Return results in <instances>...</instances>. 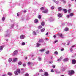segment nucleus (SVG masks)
<instances>
[{"instance_id": "obj_1", "label": "nucleus", "mask_w": 76, "mask_h": 76, "mask_svg": "<svg viewBox=\"0 0 76 76\" xmlns=\"http://www.w3.org/2000/svg\"><path fill=\"white\" fill-rule=\"evenodd\" d=\"M74 73H75V72L73 70L70 71L68 72V75L69 76H71L72 75H73Z\"/></svg>"}, {"instance_id": "obj_2", "label": "nucleus", "mask_w": 76, "mask_h": 76, "mask_svg": "<svg viewBox=\"0 0 76 76\" xmlns=\"http://www.w3.org/2000/svg\"><path fill=\"white\" fill-rule=\"evenodd\" d=\"M69 60V59L67 58H65L63 60V61L64 62H66V61H68Z\"/></svg>"}, {"instance_id": "obj_3", "label": "nucleus", "mask_w": 76, "mask_h": 76, "mask_svg": "<svg viewBox=\"0 0 76 76\" xmlns=\"http://www.w3.org/2000/svg\"><path fill=\"white\" fill-rule=\"evenodd\" d=\"M72 64H76V60L75 59H73L72 61Z\"/></svg>"}, {"instance_id": "obj_4", "label": "nucleus", "mask_w": 76, "mask_h": 76, "mask_svg": "<svg viewBox=\"0 0 76 76\" xmlns=\"http://www.w3.org/2000/svg\"><path fill=\"white\" fill-rule=\"evenodd\" d=\"M18 51L16 50H15L14 52V55H17V54H18Z\"/></svg>"}, {"instance_id": "obj_5", "label": "nucleus", "mask_w": 76, "mask_h": 76, "mask_svg": "<svg viewBox=\"0 0 76 76\" xmlns=\"http://www.w3.org/2000/svg\"><path fill=\"white\" fill-rule=\"evenodd\" d=\"M25 38V35H22L20 36V39H23Z\"/></svg>"}, {"instance_id": "obj_6", "label": "nucleus", "mask_w": 76, "mask_h": 76, "mask_svg": "<svg viewBox=\"0 0 76 76\" xmlns=\"http://www.w3.org/2000/svg\"><path fill=\"white\" fill-rule=\"evenodd\" d=\"M42 13H46L48 12V10H46L43 11H42Z\"/></svg>"}, {"instance_id": "obj_7", "label": "nucleus", "mask_w": 76, "mask_h": 76, "mask_svg": "<svg viewBox=\"0 0 76 76\" xmlns=\"http://www.w3.org/2000/svg\"><path fill=\"white\" fill-rule=\"evenodd\" d=\"M58 35L59 36H60V37H61V38H64V37H63V34H62L59 33Z\"/></svg>"}, {"instance_id": "obj_8", "label": "nucleus", "mask_w": 76, "mask_h": 76, "mask_svg": "<svg viewBox=\"0 0 76 76\" xmlns=\"http://www.w3.org/2000/svg\"><path fill=\"white\" fill-rule=\"evenodd\" d=\"M36 46L37 47H38L39 46H40L41 45V44L38 43H37L36 44Z\"/></svg>"}, {"instance_id": "obj_9", "label": "nucleus", "mask_w": 76, "mask_h": 76, "mask_svg": "<svg viewBox=\"0 0 76 76\" xmlns=\"http://www.w3.org/2000/svg\"><path fill=\"white\" fill-rule=\"evenodd\" d=\"M53 1L54 2H55L56 4H58L59 3V1H56V0H53Z\"/></svg>"}, {"instance_id": "obj_10", "label": "nucleus", "mask_w": 76, "mask_h": 76, "mask_svg": "<svg viewBox=\"0 0 76 76\" xmlns=\"http://www.w3.org/2000/svg\"><path fill=\"white\" fill-rule=\"evenodd\" d=\"M61 70L62 72H64V71H65V67H64V68H61Z\"/></svg>"}, {"instance_id": "obj_11", "label": "nucleus", "mask_w": 76, "mask_h": 76, "mask_svg": "<svg viewBox=\"0 0 76 76\" xmlns=\"http://www.w3.org/2000/svg\"><path fill=\"white\" fill-rule=\"evenodd\" d=\"M7 75H9V76H12V75H13V73L12 72H9L7 73Z\"/></svg>"}, {"instance_id": "obj_12", "label": "nucleus", "mask_w": 76, "mask_h": 76, "mask_svg": "<svg viewBox=\"0 0 76 76\" xmlns=\"http://www.w3.org/2000/svg\"><path fill=\"white\" fill-rule=\"evenodd\" d=\"M59 17V18H61V17H62V15L60 13H59L57 15Z\"/></svg>"}, {"instance_id": "obj_13", "label": "nucleus", "mask_w": 76, "mask_h": 76, "mask_svg": "<svg viewBox=\"0 0 76 76\" xmlns=\"http://www.w3.org/2000/svg\"><path fill=\"white\" fill-rule=\"evenodd\" d=\"M38 42L39 43H41V42H44V40L42 39H40L39 41Z\"/></svg>"}, {"instance_id": "obj_14", "label": "nucleus", "mask_w": 76, "mask_h": 76, "mask_svg": "<svg viewBox=\"0 0 76 76\" xmlns=\"http://www.w3.org/2000/svg\"><path fill=\"white\" fill-rule=\"evenodd\" d=\"M62 59H63V57H61L60 58L58 59L57 61H61Z\"/></svg>"}, {"instance_id": "obj_15", "label": "nucleus", "mask_w": 76, "mask_h": 76, "mask_svg": "<svg viewBox=\"0 0 76 76\" xmlns=\"http://www.w3.org/2000/svg\"><path fill=\"white\" fill-rule=\"evenodd\" d=\"M54 19L53 18H50V22H52L53 21H54Z\"/></svg>"}, {"instance_id": "obj_16", "label": "nucleus", "mask_w": 76, "mask_h": 76, "mask_svg": "<svg viewBox=\"0 0 76 76\" xmlns=\"http://www.w3.org/2000/svg\"><path fill=\"white\" fill-rule=\"evenodd\" d=\"M17 71L18 73H20V69H17Z\"/></svg>"}, {"instance_id": "obj_17", "label": "nucleus", "mask_w": 76, "mask_h": 76, "mask_svg": "<svg viewBox=\"0 0 76 76\" xmlns=\"http://www.w3.org/2000/svg\"><path fill=\"white\" fill-rule=\"evenodd\" d=\"M3 50V46H0V52Z\"/></svg>"}, {"instance_id": "obj_18", "label": "nucleus", "mask_w": 76, "mask_h": 76, "mask_svg": "<svg viewBox=\"0 0 76 76\" xmlns=\"http://www.w3.org/2000/svg\"><path fill=\"white\" fill-rule=\"evenodd\" d=\"M45 49H40L39 50V51L41 52H43V51H45Z\"/></svg>"}, {"instance_id": "obj_19", "label": "nucleus", "mask_w": 76, "mask_h": 76, "mask_svg": "<svg viewBox=\"0 0 76 76\" xmlns=\"http://www.w3.org/2000/svg\"><path fill=\"white\" fill-rule=\"evenodd\" d=\"M12 61V58H10L8 60V62L9 63H10Z\"/></svg>"}, {"instance_id": "obj_20", "label": "nucleus", "mask_w": 76, "mask_h": 76, "mask_svg": "<svg viewBox=\"0 0 76 76\" xmlns=\"http://www.w3.org/2000/svg\"><path fill=\"white\" fill-rule=\"evenodd\" d=\"M16 61H17V58H15L13 60V62H14V63L16 62Z\"/></svg>"}, {"instance_id": "obj_21", "label": "nucleus", "mask_w": 76, "mask_h": 76, "mask_svg": "<svg viewBox=\"0 0 76 76\" xmlns=\"http://www.w3.org/2000/svg\"><path fill=\"white\" fill-rule=\"evenodd\" d=\"M18 72L16 71H15L14 72V73L15 74V75H18Z\"/></svg>"}, {"instance_id": "obj_22", "label": "nucleus", "mask_w": 76, "mask_h": 76, "mask_svg": "<svg viewBox=\"0 0 76 76\" xmlns=\"http://www.w3.org/2000/svg\"><path fill=\"white\" fill-rule=\"evenodd\" d=\"M44 75L45 76H48V73L47 72H45L44 73Z\"/></svg>"}, {"instance_id": "obj_23", "label": "nucleus", "mask_w": 76, "mask_h": 76, "mask_svg": "<svg viewBox=\"0 0 76 76\" xmlns=\"http://www.w3.org/2000/svg\"><path fill=\"white\" fill-rule=\"evenodd\" d=\"M41 25H42V26H44V25H45V23H44V22H42L41 23Z\"/></svg>"}, {"instance_id": "obj_24", "label": "nucleus", "mask_w": 76, "mask_h": 76, "mask_svg": "<svg viewBox=\"0 0 76 76\" xmlns=\"http://www.w3.org/2000/svg\"><path fill=\"white\" fill-rule=\"evenodd\" d=\"M10 34H6L5 35V37H10Z\"/></svg>"}, {"instance_id": "obj_25", "label": "nucleus", "mask_w": 76, "mask_h": 76, "mask_svg": "<svg viewBox=\"0 0 76 76\" xmlns=\"http://www.w3.org/2000/svg\"><path fill=\"white\" fill-rule=\"evenodd\" d=\"M38 21V20L37 19H36L34 20V22L35 23H37Z\"/></svg>"}, {"instance_id": "obj_26", "label": "nucleus", "mask_w": 76, "mask_h": 76, "mask_svg": "<svg viewBox=\"0 0 76 76\" xmlns=\"http://www.w3.org/2000/svg\"><path fill=\"white\" fill-rule=\"evenodd\" d=\"M45 30V28H43V29H42L41 30V32H44V30Z\"/></svg>"}, {"instance_id": "obj_27", "label": "nucleus", "mask_w": 76, "mask_h": 76, "mask_svg": "<svg viewBox=\"0 0 76 76\" xmlns=\"http://www.w3.org/2000/svg\"><path fill=\"white\" fill-rule=\"evenodd\" d=\"M33 35H37V33H36V32H35L34 31H33Z\"/></svg>"}, {"instance_id": "obj_28", "label": "nucleus", "mask_w": 76, "mask_h": 76, "mask_svg": "<svg viewBox=\"0 0 76 76\" xmlns=\"http://www.w3.org/2000/svg\"><path fill=\"white\" fill-rule=\"evenodd\" d=\"M69 30V28H65V31H68V30Z\"/></svg>"}, {"instance_id": "obj_29", "label": "nucleus", "mask_w": 76, "mask_h": 76, "mask_svg": "<svg viewBox=\"0 0 76 76\" xmlns=\"http://www.w3.org/2000/svg\"><path fill=\"white\" fill-rule=\"evenodd\" d=\"M22 63L21 62H18V65L20 66V65H22Z\"/></svg>"}, {"instance_id": "obj_30", "label": "nucleus", "mask_w": 76, "mask_h": 76, "mask_svg": "<svg viewBox=\"0 0 76 76\" xmlns=\"http://www.w3.org/2000/svg\"><path fill=\"white\" fill-rule=\"evenodd\" d=\"M5 20V17H3L2 18V21H4Z\"/></svg>"}, {"instance_id": "obj_31", "label": "nucleus", "mask_w": 76, "mask_h": 76, "mask_svg": "<svg viewBox=\"0 0 76 76\" xmlns=\"http://www.w3.org/2000/svg\"><path fill=\"white\" fill-rule=\"evenodd\" d=\"M38 60L39 61H41V58L40 57H39L38 58Z\"/></svg>"}, {"instance_id": "obj_32", "label": "nucleus", "mask_w": 76, "mask_h": 76, "mask_svg": "<svg viewBox=\"0 0 76 76\" xmlns=\"http://www.w3.org/2000/svg\"><path fill=\"white\" fill-rule=\"evenodd\" d=\"M61 7H59L58 8V11H61Z\"/></svg>"}, {"instance_id": "obj_33", "label": "nucleus", "mask_w": 76, "mask_h": 76, "mask_svg": "<svg viewBox=\"0 0 76 76\" xmlns=\"http://www.w3.org/2000/svg\"><path fill=\"white\" fill-rule=\"evenodd\" d=\"M54 9V6H53L51 7V9L52 10H53Z\"/></svg>"}, {"instance_id": "obj_34", "label": "nucleus", "mask_w": 76, "mask_h": 76, "mask_svg": "<svg viewBox=\"0 0 76 76\" xmlns=\"http://www.w3.org/2000/svg\"><path fill=\"white\" fill-rule=\"evenodd\" d=\"M28 64L29 65H30V64H32V62H28Z\"/></svg>"}, {"instance_id": "obj_35", "label": "nucleus", "mask_w": 76, "mask_h": 76, "mask_svg": "<svg viewBox=\"0 0 76 76\" xmlns=\"http://www.w3.org/2000/svg\"><path fill=\"white\" fill-rule=\"evenodd\" d=\"M63 10L64 11V13H66L67 11H66V10L64 9Z\"/></svg>"}, {"instance_id": "obj_36", "label": "nucleus", "mask_w": 76, "mask_h": 76, "mask_svg": "<svg viewBox=\"0 0 76 76\" xmlns=\"http://www.w3.org/2000/svg\"><path fill=\"white\" fill-rule=\"evenodd\" d=\"M25 45V43L23 42L22 43L21 45Z\"/></svg>"}, {"instance_id": "obj_37", "label": "nucleus", "mask_w": 76, "mask_h": 76, "mask_svg": "<svg viewBox=\"0 0 76 76\" xmlns=\"http://www.w3.org/2000/svg\"><path fill=\"white\" fill-rule=\"evenodd\" d=\"M68 12L69 13H70V12H71V9H69L68 10Z\"/></svg>"}, {"instance_id": "obj_38", "label": "nucleus", "mask_w": 76, "mask_h": 76, "mask_svg": "<svg viewBox=\"0 0 76 76\" xmlns=\"http://www.w3.org/2000/svg\"><path fill=\"white\" fill-rule=\"evenodd\" d=\"M70 16H73V14L72 13H71L70 14Z\"/></svg>"}, {"instance_id": "obj_39", "label": "nucleus", "mask_w": 76, "mask_h": 76, "mask_svg": "<svg viewBox=\"0 0 76 76\" xmlns=\"http://www.w3.org/2000/svg\"><path fill=\"white\" fill-rule=\"evenodd\" d=\"M39 19H41V17L40 15H39L38 17Z\"/></svg>"}, {"instance_id": "obj_40", "label": "nucleus", "mask_w": 76, "mask_h": 76, "mask_svg": "<svg viewBox=\"0 0 76 76\" xmlns=\"http://www.w3.org/2000/svg\"><path fill=\"white\" fill-rule=\"evenodd\" d=\"M61 1H63V3H66V1H65V0H61Z\"/></svg>"}, {"instance_id": "obj_41", "label": "nucleus", "mask_w": 76, "mask_h": 76, "mask_svg": "<svg viewBox=\"0 0 76 76\" xmlns=\"http://www.w3.org/2000/svg\"><path fill=\"white\" fill-rule=\"evenodd\" d=\"M40 9L41 10H44V7H42L40 8Z\"/></svg>"}, {"instance_id": "obj_42", "label": "nucleus", "mask_w": 76, "mask_h": 76, "mask_svg": "<svg viewBox=\"0 0 76 76\" xmlns=\"http://www.w3.org/2000/svg\"><path fill=\"white\" fill-rule=\"evenodd\" d=\"M29 74L28 73H26L25 74V76H29Z\"/></svg>"}, {"instance_id": "obj_43", "label": "nucleus", "mask_w": 76, "mask_h": 76, "mask_svg": "<svg viewBox=\"0 0 76 76\" xmlns=\"http://www.w3.org/2000/svg\"><path fill=\"white\" fill-rule=\"evenodd\" d=\"M56 73H60V72H59L58 71H56Z\"/></svg>"}, {"instance_id": "obj_44", "label": "nucleus", "mask_w": 76, "mask_h": 76, "mask_svg": "<svg viewBox=\"0 0 76 76\" xmlns=\"http://www.w3.org/2000/svg\"><path fill=\"white\" fill-rule=\"evenodd\" d=\"M55 54H56V55H57L58 54V52L57 51H55V52L54 53Z\"/></svg>"}, {"instance_id": "obj_45", "label": "nucleus", "mask_w": 76, "mask_h": 76, "mask_svg": "<svg viewBox=\"0 0 76 76\" xmlns=\"http://www.w3.org/2000/svg\"><path fill=\"white\" fill-rule=\"evenodd\" d=\"M49 51H47L46 52V54H49Z\"/></svg>"}, {"instance_id": "obj_46", "label": "nucleus", "mask_w": 76, "mask_h": 76, "mask_svg": "<svg viewBox=\"0 0 76 76\" xmlns=\"http://www.w3.org/2000/svg\"><path fill=\"white\" fill-rule=\"evenodd\" d=\"M66 18H69V17H70V15H66Z\"/></svg>"}, {"instance_id": "obj_47", "label": "nucleus", "mask_w": 76, "mask_h": 76, "mask_svg": "<svg viewBox=\"0 0 76 76\" xmlns=\"http://www.w3.org/2000/svg\"><path fill=\"white\" fill-rule=\"evenodd\" d=\"M76 47V45H74L71 47V48H73V47Z\"/></svg>"}, {"instance_id": "obj_48", "label": "nucleus", "mask_w": 76, "mask_h": 76, "mask_svg": "<svg viewBox=\"0 0 76 76\" xmlns=\"http://www.w3.org/2000/svg\"><path fill=\"white\" fill-rule=\"evenodd\" d=\"M39 72H43V70H42V69H41V70H39Z\"/></svg>"}, {"instance_id": "obj_49", "label": "nucleus", "mask_w": 76, "mask_h": 76, "mask_svg": "<svg viewBox=\"0 0 76 76\" xmlns=\"http://www.w3.org/2000/svg\"><path fill=\"white\" fill-rule=\"evenodd\" d=\"M52 63H53V61H50L49 62V63L50 64H52Z\"/></svg>"}, {"instance_id": "obj_50", "label": "nucleus", "mask_w": 76, "mask_h": 76, "mask_svg": "<svg viewBox=\"0 0 76 76\" xmlns=\"http://www.w3.org/2000/svg\"><path fill=\"white\" fill-rule=\"evenodd\" d=\"M58 42V40H56L54 41V43L55 44L56 43V42Z\"/></svg>"}, {"instance_id": "obj_51", "label": "nucleus", "mask_w": 76, "mask_h": 76, "mask_svg": "<svg viewBox=\"0 0 76 76\" xmlns=\"http://www.w3.org/2000/svg\"><path fill=\"white\" fill-rule=\"evenodd\" d=\"M42 28V26H39L38 27V28L39 29H40V28Z\"/></svg>"}, {"instance_id": "obj_52", "label": "nucleus", "mask_w": 76, "mask_h": 76, "mask_svg": "<svg viewBox=\"0 0 76 76\" xmlns=\"http://www.w3.org/2000/svg\"><path fill=\"white\" fill-rule=\"evenodd\" d=\"M23 66H24V67H25V66H26V64H23Z\"/></svg>"}, {"instance_id": "obj_53", "label": "nucleus", "mask_w": 76, "mask_h": 76, "mask_svg": "<svg viewBox=\"0 0 76 76\" xmlns=\"http://www.w3.org/2000/svg\"><path fill=\"white\" fill-rule=\"evenodd\" d=\"M70 51L71 52H72V51H73V49H72V48H71L70 49Z\"/></svg>"}, {"instance_id": "obj_54", "label": "nucleus", "mask_w": 76, "mask_h": 76, "mask_svg": "<svg viewBox=\"0 0 76 76\" xmlns=\"http://www.w3.org/2000/svg\"><path fill=\"white\" fill-rule=\"evenodd\" d=\"M14 26V24H12L11 25V28H13V27Z\"/></svg>"}, {"instance_id": "obj_55", "label": "nucleus", "mask_w": 76, "mask_h": 76, "mask_svg": "<svg viewBox=\"0 0 76 76\" xmlns=\"http://www.w3.org/2000/svg\"><path fill=\"white\" fill-rule=\"evenodd\" d=\"M6 76V74H3L2 75V76Z\"/></svg>"}, {"instance_id": "obj_56", "label": "nucleus", "mask_w": 76, "mask_h": 76, "mask_svg": "<svg viewBox=\"0 0 76 76\" xmlns=\"http://www.w3.org/2000/svg\"><path fill=\"white\" fill-rule=\"evenodd\" d=\"M61 51H64V49L62 48L61 49Z\"/></svg>"}, {"instance_id": "obj_57", "label": "nucleus", "mask_w": 76, "mask_h": 76, "mask_svg": "<svg viewBox=\"0 0 76 76\" xmlns=\"http://www.w3.org/2000/svg\"><path fill=\"white\" fill-rule=\"evenodd\" d=\"M67 42L68 43H70V41L69 40H68L67 41Z\"/></svg>"}, {"instance_id": "obj_58", "label": "nucleus", "mask_w": 76, "mask_h": 76, "mask_svg": "<svg viewBox=\"0 0 76 76\" xmlns=\"http://www.w3.org/2000/svg\"><path fill=\"white\" fill-rule=\"evenodd\" d=\"M24 13H26V10H25L23 11Z\"/></svg>"}, {"instance_id": "obj_59", "label": "nucleus", "mask_w": 76, "mask_h": 76, "mask_svg": "<svg viewBox=\"0 0 76 76\" xmlns=\"http://www.w3.org/2000/svg\"><path fill=\"white\" fill-rule=\"evenodd\" d=\"M51 72H54V70H53V69H52L51 70Z\"/></svg>"}, {"instance_id": "obj_60", "label": "nucleus", "mask_w": 76, "mask_h": 76, "mask_svg": "<svg viewBox=\"0 0 76 76\" xmlns=\"http://www.w3.org/2000/svg\"><path fill=\"white\" fill-rule=\"evenodd\" d=\"M53 37H54V38H56V35H54L53 36Z\"/></svg>"}, {"instance_id": "obj_61", "label": "nucleus", "mask_w": 76, "mask_h": 76, "mask_svg": "<svg viewBox=\"0 0 76 76\" xmlns=\"http://www.w3.org/2000/svg\"><path fill=\"white\" fill-rule=\"evenodd\" d=\"M30 56H31V57H32L33 56H34V55H30Z\"/></svg>"}, {"instance_id": "obj_62", "label": "nucleus", "mask_w": 76, "mask_h": 76, "mask_svg": "<svg viewBox=\"0 0 76 76\" xmlns=\"http://www.w3.org/2000/svg\"><path fill=\"white\" fill-rule=\"evenodd\" d=\"M48 33L47 32L46 34V35H48Z\"/></svg>"}, {"instance_id": "obj_63", "label": "nucleus", "mask_w": 76, "mask_h": 76, "mask_svg": "<svg viewBox=\"0 0 76 76\" xmlns=\"http://www.w3.org/2000/svg\"><path fill=\"white\" fill-rule=\"evenodd\" d=\"M39 74L38 73H37L36 74V76H38V75H39Z\"/></svg>"}, {"instance_id": "obj_64", "label": "nucleus", "mask_w": 76, "mask_h": 76, "mask_svg": "<svg viewBox=\"0 0 76 76\" xmlns=\"http://www.w3.org/2000/svg\"><path fill=\"white\" fill-rule=\"evenodd\" d=\"M45 40H46V41H48V39H47V38H46V39H45Z\"/></svg>"}]
</instances>
